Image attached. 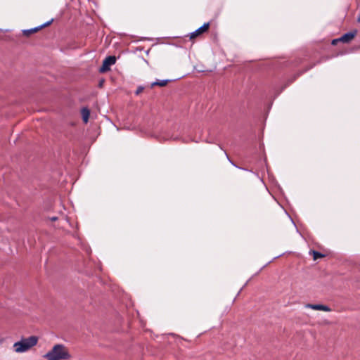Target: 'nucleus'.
<instances>
[{"mask_svg":"<svg viewBox=\"0 0 360 360\" xmlns=\"http://www.w3.org/2000/svg\"><path fill=\"white\" fill-rule=\"evenodd\" d=\"M43 357L46 360H69L71 354L64 345L56 344Z\"/></svg>","mask_w":360,"mask_h":360,"instance_id":"nucleus-1","label":"nucleus"},{"mask_svg":"<svg viewBox=\"0 0 360 360\" xmlns=\"http://www.w3.org/2000/svg\"><path fill=\"white\" fill-rule=\"evenodd\" d=\"M116 62L115 56H108L105 58L103 62L102 66L100 68V72H106L110 70V66L114 65Z\"/></svg>","mask_w":360,"mask_h":360,"instance_id":"nucleus-2","label":"nucleus"},{"mask_svg":"<svg viewBox=\"0 0 360 360\" xmlns=\"http://www.w3.org/2000/svg\"><path fill=\"white\" fill-rule=\"evenodd\" d=\"M39 338L35 335H32L24 338V352H26L32 348L37 344Z\"/></svg>","mask_w":360,"mask_h":360,"instance_id":"nucleus-3","label":"nucleus"},{"mask_svg":"<svg viewBox=\"0 0 360 360\" xmlns=\"http://www.w3.org/2000/svg\"><path fill=\"white\" fill-rule=\"evenodd\" d=\"M209 27H210L209 22L204 23V25L202 26H201L200 27L197 29L193 32L191 33L190 39H193L195 37H198L199 35L202 34V33L207 32L208 30Z\"/></svg>","mask_w":360,"mask_h":360,"instance_id":"nucleus-4","label":"nucleus"},{"mask_svg":"<svg viewBox=\"0 0 360 360\" xmlns=\"http://www.w3.org/2000/svg\"><path fill=\"white\" fill-rule=\"evenodd\" d=\"M357 31L354 30L343 34L341 37L339 38V40L343 43H349L350 42L356 35Z\"/></svg>","mask_w":360,"mask_h":360,"instance_id":"nucleus-5","label":"nucleus"},{"mask_svg":"<svg viewBox=\"0 0 360 360\" xmlns=\"http://www.w3.org/2000/svg\"><path fill=\"white\" fill-rule=\"evenodd\" d=\"M306 308L311 309L314 310H320L323 311H330L331 309L326 305L323 304H307L305 305Z\"/></svg>","mask_w":360,"mask_h":360,"instance_id":"nucleus-6","label":"nucleus"},{"mask_svg":"<svg viewBox=\"0 0 360 360\" xmlns=\"http://www.w3.org/2000/svg\"><path fill=\"white\" fill-rule=\"evenodd\" d=\"M81 114L83 122L87 123L90 115V110L87 108H83L81 110Z\"/></svg>","mask_w":360,"mask_h":360,"instance_id":"nucleus-7","label":"nucleus"},{"mask_svg":"<svg viewBox=\"0 0 360 360\" xmlns=\"http://www.w3.org/2000/svg\"><path fill=\"white\" fill-rule=\"evenodd\" d=\"M51 23V22H49L40 27H35L34 29H30V30H24L23 31V33H24V36H29L30 34L33 33V32H37L40 28L43 27H45L48 25H49Z\"/></svg>","mask_w":360,"mask_h":360,"instance_id":"nucleus-8","label":"nucleus"},{"mask_svg":"<svg viewBox=\"0 0 360 360\" xmlns=\"http://www.w3.org/2000/svg\"><path fill=\"white\" fill-rule=\"evenodd\" d=\"M15 348V351L16 352H22V339L20 341L15 342L13 345Z\"/></svg>","mask_w":360,"mask_h":360,"instance_id":"nucleus-9","label":"nucleus"},{"mask_svg":"<svg viewBox=\"0 0 360 360\" xmlns=\"http://www.w3.org/2000/svg\"><path fill=\"white\" fill-rule=\"evenodd\" d=\"M168 82H169V80H167V79L155 82L151 84V86L152 87H153L154 86H165L168 84Z\"/></svg>","mask_w":360,"mask_h":360,"instance_id":"nucleus-10","label":"nucleus"},{"mask_svg":"<svg viewBox=\"0 0 360 360\" xmlns=\"http://www.w3.org/2000/svg\"><path fill=\"white\" fill-rule=\"evenodd\" d=\"M311 254L313 255L314 260H316L317 259L322 258L325 256L324 255L315 250L311 251Z\"/></svg>","mask_w":360,"mask_h":360,"instance_id":"nucleus-11","label":"nucleus"},{"mask_svg":"<svg viewBox=\"0 0 360 360\" xmlns=\"http://www.w3.org/2000/svg\"><path fill=\"white\" fill-rule=\"evenodd\" d=\"M7 32H8V30H4L2 29H0V39L7 40V39H8Z\"/></svg>","mask_w":360,"mask_h":360,"instance_id":"nucleus-12","label":"nucleus"},{"mask_svg":"<svg viewBox=\"0 0 360 360\" xmlns=\"http://www.w3.org/2000/svg\"><path fill=\"white\" fill-rule=\"evenodd\" d=\"M338 42H341L340 40H339V38L338 39H335L332 41L331 44L333 45H336Z\"/></svg>","mask_w":360,"mask_h":360,"instance_id":"nucleus-13","label":"nucleus"},{"mask_svg":"<svg viewBox=\"0 0 360 360\" xmlns=\"http://www.w3.org/2000/svg\"><path fill=\"white\" fill-rule=\"evenodd\" d=\"M143 87H141V86H139V87L137 89L136 94H139L141 92H142V91H143Z\"/></svg>","mask_w":360,"mask_h":360,"instance_id":"nucleus-14","label":"nucleus"},{"mask_svg":"<svg viewBox=\"0 0 360 360\" xmlns=\"http://www.w3.org/2000/svg\"><path fill=\"white\" fill-rule=\"evenodd\" d=\"M49 219H50L51 221H56V220H57V219H58V218H57L56 217H53L49 218Z\"/></svg>","mask_w":360,"mask_h":360,"instance_id":"nucleus-15","label":"nucleus"}]
</instances>
